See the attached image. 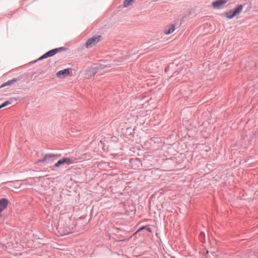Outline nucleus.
Wrapping results in <instances>:
<instances>
[{
	"label": "nucleus",
	"instance_id": "obj_12",
	"mask_svg": "<svg viewBox=\"0 0 258 258\" xmlns=\"http://www.w3.org/2000/svg\"><path fill=\"white\" fill-rule=\"evenodd\" d=\"M136 0H124L123 2V6L125 8H127L132 6Z\"/></svg>",
	"mask_w": 258,
	"mask_h": 258
},
{
	"label": "nucleus",
	"instance_id": "obj_9",
	"mask_svg": "<svg viewBox=\"0 0 258 258\" xmlns=\"http://www.w3.org/2000/svg\"><path fill=\"white\" fill-rule=\"evenodd\" d=\"M227 0H218L213 2L212 6L215 9H220L221 6L227 3Z\"/></svg>",
	"mask_w": 258,
	"mask_h": 258
},
{
	"label": "nucleus",
	"instance_id": "obj_5",
	"mask_svg": "<svg viewBox=\"0 0 258 258\" xmlns=\"http://www.w3.org/2000/svg\"><path fill=\"white\" fill-rule=\"evenodd\" d=\"M243 10V6L239 5L233 12L230 11L226 13V16L228 19H231L235 16L239 15Z\"/></svg>",
	"mask_w": 258,
	"mask_h": 258
},
{
	"label": "nucleus",
	"instance_id": "obj_4",
	"mask_svg": "<svg viewBox=\"0 0 258 258\" xmlns=\"http://www.w3.org/2000/svg\"><path fill=\"white\" fill-rule=\"evenodd\" d=\"M107 67V66L100 65L98 67H91L88 68L86 72V76L87 78H90L94 76L97 72L98 70L103 69L104 68Z\"/></svg>",
	"mask_w": 258,
	"mask_h": 258
},
{
	"label": "nucleus",
	"instance_id": "obj_16",
	"mask_svg": "<svg viewBox=\"0 0 258 258\" xmlns=\"http://www.w3.org/2000/svg\"><path fill=\"white\" fill-rule=\"evenodd\" d=\"M10 104H11V102H10L9 101H7L5 102L4 103H3L2 105H1V106L2 107H4L8 105H10Z\"/></svg>",
	"mask_w": 258,
	"mask_h": 258
},
{
	"label": "nucleus",
	"instance_id": "obj_18",
	"mask_svg": "<svg viewBox=\"0 0 258 258\" xmlns=\"http://www.w3.org/2000/svg\"><path fill=\"white\" fill-rule=\"evenodd\" d=\"M2 107H1V106L0 105V109L2 108Z\"/></svg>",
	"mask_w": 258,
	"mask_h": 258
},
{
	"label": "nucleus",
	"instance_id": "obj_6",
	"mask_svg": "<svg viewBox=\"0 0 258 258\" xmlns=\"http://www.w3.org/2000/svg\"><path fill=\"white\" fill-rule=\"evenodd\" d=\"M62 48H56L54 49H52L46 53L44 54L43 55L40 56L38 60H41L44 58H47L48 57L52 56L54 55L60 49H61Z\"/></svg>",
	"mask_w": 258,
	"mask_h": 258
},
{
	"label": "nucleus",
	"instance_id": "obj_14",
	"mask_svg": "<svg viewBox=\"0 0 258 258\" xmlns=\"http://www.w3.org/2000/svg\"><path fill=\"white\" fill-rule=\"evenodd\" d=\"M143 229H146L147 231L150 232H152V230L150 228L147 227V226H144V227H141L140 228H139L137 231L135 233H137L140 231H141Z\"/></svg>",
	"mask_w": 258,
	"mask_h": 258
},
{
	"label": "nucleus",
	"instance_id": "obj_10",
	"mask_svg": "<svg viewBox=\"0 0 258 258\" xmlns=\"http://www.w3.org/2000/svg\"><path fill=\"white\" fill-rule=\"evenodd\" d=\"M69 69H64L61 71H58L56 75L57 77L59 78H63L65 77L68 76L69 75Z\"/></svg>",
	"mask_w": 258,
	"mask_h": 258
},
{
	"label": "nucleus",
	"instance_id": "obj_13",
	"mask_svg": "<svg viewBox=\"0 0 258 258\" xmlns=\"http://www.w3.org/2000/svg\"><path fill=\"white\" fill-rule=\"evenodd\" d=\"M16 80L15 79H13V80H9L8 81V82H6L5 83L3 84L1 86V88H2L3 87H5L6 86H7V85H11V84H12L13 83H14V82H16Z\"/></svg>",
	"mask_w": 258,
	"mask_h": 258
},
{
	"label": "nucleus",
	"instance_id": "obj_1",
	"mask_svg": "<svg viewBox=\"0 0 258 258\" xmlns=\"http://www.w3.org/2000/svg\"><path fill=\"white\" fill-rule=\"evenodd\" d=\"M101 35H95L87 40L85 46L87 48H90L101 41Z\"/></svg>",
	"mask_w": 258,
	"mask_h": 258
},
{
	"label": "nucleus",
	"instance_id": "obj_7",
	"mask_svg": "<svg viewBox=\"0 0 258 258\" xmlns=\"http://www.w3.org/2000/svg\"><path fill=\"white\" fill-rule=\"evenodd\" d=\"M175 30L174 24H169L165 26L163 29V33L165 35H168L173 33Z\"/></svg>",
	"mask_w": 258,
	"mask_h": 258
},
{
	"label": "nucleus",
	"instance_id": "obj_11",
	"mask_svg": "<svg viewBox=\"0 0 258 258\" xmlns=\"http://www.w3.org/2000/svg\"><path fill=\"white\" fill-rule=\"evenodd\" d=\"M9 201L6 199L0 200V213L3 211L8 206Z\"/></svg>",
	"mask_w": 258,
	"mask_h": 258
},
{
	"label": "nucleus",
	"instance_id": "obj_8",
	"mask_svg": "<svg viewBox=\"0 0 258 258\" xmlns=\"http://www.w3.org/2000/svg\"><path fill=\"white\" fill-rule=\"evenodd\" d=\"M71 222V219L70 218H68L66 222V226L64 227V229L63 231V234H68L73 232V228L70 227V223Z\"/></svg>",
	"mask_w": 258,
	"mask_h": 258
},
{
	"label": "nucleus",
	"instance_id": "obj_17",
	"mask_svg": "<svg viewBox=\"0 0 258 258\" xmlns=\"http://www.w3.org/2000/svg\"><path fill=\"white\" fill-rule=\"evenodd\" d=\"M20 186V184H19L18 183L15 182L14 183V186L13 187L18 188Z\"/></svg>",
	"mask_w": 258,
	"mask_h": 258
},
{
	"label": "nucleus",
	"instance_id": "obj_3",
	"mask_svg": "<svg viewBox=\"0 0 258 258\" xmlns=\"http://www.w3.org/2000/svg\"><path fill=\"white\" fill-rule=\"evenodd\" d=\"M75 163V159L73 158L70 157H66L63 158L59 160H58L56 163L54 164V167L58 168L60 166L62 165H71Z\"/></svg>",
	"mask_w": 258,
	"mask_h": 258
},
{
	"label": "nucleus",
	"instance_id": "obj_15",
	"mask_svg": "<svg viewBox=\"0 0 258 258\" xmlns=\"http://www.w3.org/2000/svg\"><path fill=\"white\" fill-rule=\"evenodd\" d=\"M64 222L62 219H61L59 221L58 228L60 230L62 228V226L64 225Z\"/></svg>",
	"mask_w": 258,
	"mask_h": 258
},
{
	"label": "nucleus",
	"instance_id": "obj_2",
	"mask_svg": "<svg viewBox=\"0 0 258 258\" xmlns=\"http://www.w3.org/2000/svg\"><path fill=\"white\" fill-rule=\"evenodd\" d=\"M59 155H55L53 154H48L46 155L42 159L38 160L36 164H38L39 163H43L45 164H50L53 162L58 157H59Z\"/></svg>",
	"mask_w": 258,
	"mask_h": 258
}]
</instances>
